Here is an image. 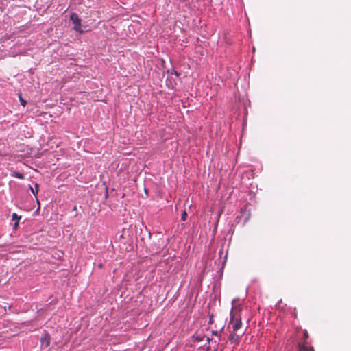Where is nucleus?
<instances>
[{"label":"nucleus","mask_w":351,"mask_h":351,"mask_svg":"<svg viewBox=\"0 0 351 351\" xmlns=\"http://www.w3.org/2000/svg\"><path fill=\"white\" fill-rule=\"evenodd\" d=\"M229 325L232 326V330L234 332L241 330L242 317L241 308L240 306L232 307L230 312V320Z\"/></svg>","instance_id":"1"},{"label":"nucleus","mask_w":351,"mask_h":351,"mask_svg":"<svg viewBox=\"0 0 351 351\" xmlns=\"http://www.w3.org/2000/svg\"><path fill=\"white\" fill-rule=\"evenodd\" d=\"M309 337V335L306 330H303V341L298 342V351H314L313 348L311 346L306 344V339Z\"/></svg>","instance_id":"2"},{"label":"nucleus","mask_w":351,"mask_h":351,"mask_svg":"<svg viewBox=\"0 0 351 351\" xmlns=\"http://www.w3.org/2000/svg\"><path fill=\"white\" fill-rule=\"evenodd\" d=\"M70 20L72 21L73 24H74L73 29L80 33L82 32L81 29V19L79 18L78 15L76 13H72L70 15Z\"/></svg>","instance_id":"3"},{"label":"nucleus","mask_w":351,"mask_h":351,"mask_svg":"<svg viewBox=\"0 0 351 351\" xmlns=\"http://www.w3.org/2000/svg\"><path fill=\"white\" fill-rule=\"evenodd\" d=\"M245 330H241L238 332L232 330L229 335V340L232 343H238L240 338L244 335Z\"/></svg>","instance_id":"4"},{"label":"nucleus","mask_w":351,"mask_h":351,"mask_svg":"<svg viewBox=\"0 0 351 351\" xmlns=\"http://www.w3.org/2000/svg\"><path fill=\"white\" fill-rule=\"evenodd\" d=\"M193 338L197 341H202L205 339L208 343H209L210 341V339L209 337H206L204 335L202 334H196L193 335Z\"/></svg>","instance_id":"5"},{"label":"nucleus","mask_w":351,"mask_h":351,"mask_svg":"<svg viewBox=\"0 0 351 351\" xmlns=\"http://www.w3.org/2000/svg\"><path fill=\"white\" fill-rule=\"evenodd\" d=\"M41 345L45 347H48L50 345V336L49 334H45L40 339Z\"/></svg>","instance_id":"6"},{"label":"nucleus","mask_w":351,"mask_h":351,"mask_svg":"<svg viewBox=\"0 0 351 351\" xmlns=\"http://www.w3.org/2000/svg\"><path fill=\"white\" fill-rule=\"evenodd\" d=\"M29 188L31 190L32 193L34 194V197L36 198H37V195H38V190H39V184L38 183H36L34 184V188H33L30 185H29Z\"/></svg>","instance_id":"7"},{"label":"nucleus","mask_w":351,"mask_h":351,"mask_svg":"<svg viewBox=\"0 0 351 351\" xmlns=\"http://www.w3.org/2000/svg\"><path fill=\"white\" fill-rule=\"evenodd\" d=\"M12 176L19 179L24 178V175L23 173L16 171L14 172Z\"/></svg>","instance_id":"8"},{"label":"nucleus","mask_w":351,"mask_h":351,"mask_svg":"<svg viewBox=\"0 0 351 351\" xmlns=\"http://www.w3.org/2000/svg\"><path fill=\"white\" fill-rule=\"evenodd\" d=\"M19 101L21 102V104L25 107L27 104V101L21 97V93L19 94Z\"/></svg>","instance_id":"9"},{"label":"nucleus","mask_w":351,"mask_h":351,"mask_svg":"<svg viewBox=\"0 0 351 351\" xmlns=\"http://www.w3.org/2000/svg\"><path fill=\"white\" fill-rule=\"evenodd\" d=\"M186 217H187V213L184 210L182 212V215H181V219L182 221H185L186 219Z\"/></svg>","instance_id":"10"},{"label":"nucleus","mask_w":351,"mask_h":351,"mask_svg":"<svg viewBox=\"0 0 351 351\" xmlns=\"http://www.w3.org/2000/svg\"><path fill=\"white\" fill-rule=\"evenodd\" d=\"M12 220L19 219L21 217H18L17 214L14 213L12 215Z\"/></svg>","instance_id":"11"},{"label":"nucleus","mask_w":351,"mask_h":351,"mask_svg":"<svg viewBox=\"0 0 351 351\" xmlns=\"http://www.w3.org/2000/svg\"><path fill=\"white\" fill-rule=\"evenodd\" d=\"M213 322V316L211 315V316H210L209 324H212Z\"/></svg>","instance_id":"12"},{"label":"nucleus","mask_w":351,"mask_h":351,"mask_svg":"<svg viewBox=\"0 0 351 351\" xmlns=\"http://www.w3.org/2000/svg\"><path fill=\"white\" fill-rule=\"evenodd\" d=\"M36 202H37V204H38L39 207L38 208H40V202L39 200L38 199V197L36 198Z\"/></svg>","instance_id":"13"},{"label":"nucleus","mask_w":351,"mask_h":351,"mask_svg":"<svg viewBox=\"0 0 351 351\" xmlns=\"http://www.w3.org/2000/svg\"><path fill=\"white\" fill-rule=\"evenodd\" d=\"M213 334L215 335H217V331H213Z\"/></svg>","instance_id":"14"},{"label":"nucleus","mask_w":351,"mask_h":351,"mask_svg":"<svg viewBox=\"0 0 351 351\" xmlns=\"http://www.w3.org/2000/svg\"><path fill=\"white\" fill-rule=\"evenodd\" d=\"M99 267L100 268H101V267H102V264H101H101H99Z\"/></svg>","instance_id":"15"},{"label":"nucleus","mask_w":351,"mask_h":351,"mask_svg":"<svg viewBox=\"0 0 351 351\" xmlns=\"http://www.w3.org/2000/svg\"><path fill=\"white\" fill-rule=\"evenodd\" d=\"M18 225V222H16L15 223V226H16Z\"/></svg>","instance_id":"16"}]
</instances>
